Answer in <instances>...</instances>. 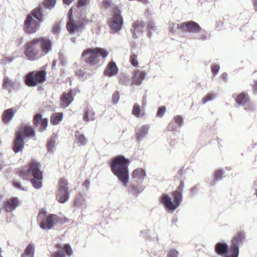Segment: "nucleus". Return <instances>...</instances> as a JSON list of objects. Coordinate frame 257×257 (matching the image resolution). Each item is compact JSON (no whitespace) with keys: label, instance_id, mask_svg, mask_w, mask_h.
I'll return each mask as SVG.
<instances>
[{"label":"nucleus","instance_id":"nucleus-1","mask_svg":"<svg viewBox=\"0 0 257 257\" xmlns=\"http://www.w3.org/2000/svg\"><path fill=\"white\" fill-rule=\"evenodd\" d=\"M18 174L24 180H30L35 189H39L41 188L43 174L38 163L32 162L29 165L23 167L19 169Z\"/></svg>","mask_w":257,"mask_h":257},{"label":"nucleus","instance_id":"nucleus-2","mask_svg":"<svg viewBox=\"0 0 257 257\" xmlns=\"http://www.w3.org/2000/svg\"><path fill=\"white\" fill-rule=\"evenodd\" d=\"M128 160L121 156L113 158L111 163L112 172L124 187L128 184Z\"/></svg>","mask_w":257,"mask_h":257},{"label":"nucleus","instance_id":"nucleus-3","mask_svg":"<svg viewBox=\"0 0 257 257\" xmlns=\"http://www.w3.org/2000/svg\"><path fill=\"white\" fill-rule=\"evenodd\" d=\"M184 184L181 182L178 187V190L172 192L173 201L172 197L168 194H163L160 198V202L164 205L166 210L169 212H173L180 205L182 201V192L183 191Z\"/></svg>","mask_w":257,"mask_h":257},{"label":"nucleus","instance_id":"nucleus-4","mask_svg":"<svg viewBox=\"0 0 257 257\" xmlns=\"http://www.w3.org/2000/svg\"><path fill=\"white\" fill-rule=\"evenodd\" d=\"M108 52L102 48H88L85 49L82 53V57L85 63L89 67H95L100 63L99 58L105 59L108 55Z\"/></svg>","mask_w":257,"mask_h":257},{"label":"nucleus","instance_id":"nucleus-5","mask_svg":"<svg viewBox=\"0 0 257 257\" xmlns=\"http://www.w3.org/2000/svg\"><path fill=\"white\" fill-rule=\"evenodd\" d=\"M35 138V132L31 126L25 125L17 132L13 143V151L16 154L21 152L24 148V139L26 137Z\"/></svg>","mask_w":257,"mask_h":257},{"label":"nucleus","instance_id":"nucleus-6","mask_svg":"<svg viewBox=\"0 0 257 257\" xmlns=\"http://www.w3.org/2000/svg\"><path fill=\"white\" fill-rule=\"evenodd\" d=\"M181 29L184 32L194 35V38L198 40L205 41L210 37V34L203 30L197 23L193 21L182 23Z\"/></svg>","mask_w":257,"mask_h":257},{"label":"nucleus","instance_id":"nucleus-7","mask_svg":"<svg viewBox=\"0 0 257 257\" xmlns=\"http://www.w3.org/2000/svg\"><path fill=\"white\" fill-rule=\"evenodd\" d=\"M25 47L24 54L28 60L34 61L42 57L37 38L27 42Z\"/></svg>","mask_w":257,"mask_h":257},{"label":"nucleus","instance_id":"nucleus-8","mask_svg":"<svg viewBox=\"0 0 257 257\" xmlns=\"http://www.w3.org/2000/svg\"><path fill=\"white\" fill-rule=\"evenodd\" d=\"M58 217L55 214L47 215L45 212L39 213L38 221L40 222V227L44 230L52 229L58 221Z\"/></svg>","mask_w":257,"mask_h":257},{"label":"nucleus","instance_id":"nucleus-9","mask_svg":"<svg viewBox=\"0 0 257 257\" xmlns=\"http://www.w3.org/2000/svg\"><path fill=\"white\" fill-rule=\"evenodd\" d=\"M46 79V73L44 71H34L26 76L25 83L29 86H36L43 83Z\"/></svg>","mask_w":257,"mask_h":257},{"label":"nucleus","instance_id":"nucleus-10","mask_svg":"<svg viewBox=\"0 0 257 257\" xmlns=\"http://www.w3.org/2000/svg\"><path fill=\"white\" fill-rule=\"evenodd\" d=\"M121 12L118 7H115L113 10L112 18L109 22V26L113 33L120 31L123 25V19Z\"/></svg>","mask_w":257,"mask_h":257},{"label":"nucleus","instance_id":"nucleus-11","mask_svg":"<svg viewBox=\"0 0 257 257\" xmlns=\"http://www.w3.org/2000/svg\"><path fill=\"white\" fill-rule=\"evenodd\" d=\"M245 237V233L240 231L237 232L232 240L230 247V254L226 257H238L239 254V245Z\"/></svg>","mask_w":257,"mask_h":257},{"label":"nucleus","instance_id":"nucleus-12","mask_svg":"<svg viewBox=\"0 0 257 257\" xmlns=\"http://www.w3.org/2000/svg\"><path fill=\"white\" fill-rule=\"evenodd\" d=\"M40 23L33 19L32 15H28L24 22V29L27 33L36 32L40 28Z\"/></svg>","mask_w":257,"mask_h":257},{"label":"nucleus","instance_id":"nucleus-13","mask_svg":"<svg viewBox=\"0 0 257 257\" xmlns=\"http://www.w3.org/2000/svg\"><path fill=\"white\" fill-rule=\"evenodd\" d=\"M37 39L40 46L41 56H45L52 50L53 43L48 38L39 37Z\"/></svg>","mask_w":257,"mask_h":257},{"label":"nucleus","instance_id":"nucleus-14","mask_svg":"<svg viewBox=\"0 0 257 257\" xmlns=\"http://www.w3.org/2000/svg\"><path fill=\"white\" fill-rule=\"evenodd\" d=\"M75 10L74 8L72 7L68 12L69 20L67 24V29L70 33H73L77 31H80L82 29L83 22L80 21L75 22L71 19L73 10Z\"/></svg>","mask_w":257,"mask_h":257},{"label":"nucleus","instance_id":"nucleus-15","mask_svg":"<svg viewBox=\"0 0 257 257\" xmlns=\"http://www.w3.org/2000/svg\"><path fill=\"white\" fill-rule=\"evenodd\" d=\"M146 28V24L143 21H136L133 23L131 29L134 39L139 38L144 32Z\"/></svg>","mask_w":257,"mask_h":257},{"label":"nucleus","instance_id":"nucleus-16","mask_svg":"<svg viewBox=\"0 0 257 257\" xmlns=\"http://www.w3.org/2000/svg\"><path fill=\"white\" fill-rule=\"evenodd\" d=\"M150 128L149 124H144L136 129V139L138 143L141 142L148 135Z\"/></svg>","mask_w":257,"mask_h":257},{"label":"nucleus","instance_id":"nucleus-17","mask_svg":"<svg viewBox=\"0 0 257 257\" xmlns=\"http://www.w3.org/2000/svg\"><path fill=\"white\" fill-rule=\"evenodd\" d=\"M20 86V82L16 80H11L8 77H5L3 79V88L9 92L19 89Z\"/></svg>","mask_w":257,"mask_h":257},{"label":"nucleus","instance_id":"nucleus-18","mask_svg":"<svg viewBox=\"0 0 257 257\" xmlns=\"http://www.w3.org/2000/svg\"><path fill=\"white\" fill-rule=\"evenodd\" d=\"M74 100L73 90H70L68 92H63L60 97V104L63 108L67 107Z\"/></svg>","mask_w":257,"mask_h":257},{"label":"nucleus","instance_id":"nucleus-19","mask_svg":"<svg viewBox=\"0 0 257 257\" xmlns=\"http://www.w3.org/2000/svg\"><path fill=\"white\" fill-rule=\"evenodd\" d=\"M34 123L36 126H39L38 130L40 132H43L47 126L48 119L43 118L41 114L37 113L34 116Z\"/></svg>","mask_w":257,"mask_h":257},{"label":"nucleus","instance_id":"nucleus-20","mask_svg":"<svg viewBox=\"0 0 257 257\" xmlns=\"http://www.w3.org/2000/svg\"><path fill=\"white\" fill-rule=\"evenodd\" d=\"M118 69L115 62L112 60L107 65L103 73L105 76L112 77L116 75L118 73Z\"/></svg>","mask_w":257,"mask_h":257},{"label":"nucleus","instance_id":"nucleus-21","mask_svg":"<svg viewBox=\"0 0 257 257\" xmlns=\"http://www.w3.org/2000/svg\"><path fill=\"white\" fill-rule=\"evenodd\" d=\"M215 249L218 254L224 255L225 257L230 254V248L227 243L224 242H218L215 245Z\"/></svg>","mask_w":257,"mask_h":257},{"label":"nucleus","instance_id":"nucleus-22","mask_svg":"<svg viewBox=\"0 0 257 257\" xmlns=\"http://www.w3.org/2000/svg\"><path fill=\"white\" fill-rule=\"evenodd\" d=\"M19 205V200L17 197H13L8 199L5 203L6 211L11 212Z\"/></svg>","mask_w":257,"mask_h":257},{"label":"nucleus","instance_id":"nucleus-23","mask_svg":"<svg viewBox=\"0 0 257 257\" xmlns=\"http://www.w3.org/2000/svg\"><path fill=\"white\" fill-rule=\"evenodd\" d=\"M146 76V73L145 71H140L139 70H135L132 79V84L141 85Z\"/></svg>","mask_w":257,"mask_h":257},{"label":"nucleus","instance_id":"nucleus-24","mask_svg":"<svg viewBox=\"0 0 257 257\" xmlns=\"http://www.w3.org/2000/svg\"><path fill=\"white\" fill-rule=\"evenodd\" d=\"M146 177L145 170L142 168H138L135 170L132 174V177L135 181L138 183L142 182Z\"/></svg>","mask_w":257,"mask_h":257},{"label":"nucleus","instance_id":"nucleus-25","mask_svg":"<svg viewBox=\"0 0 257 257\" xmlns=\"http://www.w3.org/2000/svg\"><path fill=\"white\" fill-rule=\"evenodd\" d=\"M16 111L13 108L7 109L3 113V121L5 124H8L13 119Z\"/></svg>","mask_w":257,"mask_h":257},{"label":"nucleus","instance_id":"nucleus-26","mask_svg":"<svg viewBox=\"0 0 257 257\" xmlns=\"http://www.w3.org/2000/svg\"><path fill=\"white\" fill-rule=\"evenodd\" d=\"M43 12V7L41 6H39L33 10L31 13L29 15H32V16L36 18L39 23H42L44 20Z\"/></svg>","mask_w":257,"mask_h":257},{"label":"nucleus","instance_id":"nucleus-27","mask_svg":"<svg viewBox=\"0 0 257 257\" xmlns=\"http://www.w3.org/2000/svg\"><path fill=\"white\" fill-rule=\"evenodd\" d=\"M70 197L69 191L58 190L56 194L57 200L61 203H64L68 200Z\"/></svg>","mask_w":257,"mask_h":257},{"label":"nucleus","instance_id":"nucleus-28","mask_svg":"<svg viewBox=\"0 0 257 257\" xmlns=\"http://www.w3.org/2000/svg\"><path fill=\"white\" fill-rule=\"evenodd\" d=\"M95 113L91 107H87L84 110L83 120L85 121H92L94 119Z\"/></svg>","mask_w":257,"mask_h":257},{"label":"nucleus","instance_id":"nucleus-29","mask_svg":"<svg viewBox=\"0 0 257 257\" xmlns=\"http://www.w3.org/2000/svg\"><path fill=\"white\" fill-rule=\"evenodd\" d=\"M235 101L238 106H244L249 101L248 95L244 93H241L237 96Z\"/></svg>","mask_w":257,"mask_h":257},{"label":"nucleus","instance_id":"nucleus-30","mask_svg":"<svg viewBox=\"0 0 257 257\" xmlns=\"http://www.w3.org/2000/svg\"><path fill=\"white\" fill-rule=\"evenodd\" d=\"M75 140L76 143L79 146H85L87 143V139L82 134L77 131L75 134Z\"/></svg>","mask_w":257,"mask_h":257},{"label":"nucleus","instance_id":"nucleus-31","mask_svg":"<svg viewBox=\"0 0 257 257\" xmlns=\"http://www.w3.org/2000/svg\"><path fill=\"white\" fill-rule=\"evenodd\" d=\"M74 205L78 207L85 208L86 206V200L81 194H80L76 198Z\"/></svg>","mask_w":257,"mask_h":257},{"label":"nucleus","instance_id":"nucleus-32","mask_svg":"<svg viewBox=\"0 0 257 257\" xmlns=\"http://www.w3.org/2000/svg\"><path fill=\"white\" fill-rule=\"evenodd\" d=\"M35 252V246L33 243H29L27 246L24 253L22 254L21 257H25V255H31L33 257Z\"/></svg>","mask_w":257,"mask_h":257},{"label":"nucleus","instance_id":"nucleus-33","mask_svg":"<svg viewBox=\"0 0 257 257\" xmlns=\"http://www.w3.org/2000/svg\"><path fill=\"white\" fill-rule=\"evenodd\" d=\"M132 114L138 118L143 116L144 115L143 109L139 104H135L132 110Z\"/></svg>","mask_w":257,"mask_h":257},{"label":"nucleus","instance_id":"nucleus-34","mask_svg":"<svg viewBox=\"0 0 257 257\" xmlns=\"http://www.w3.org/2000/svg\"><path fill=\"white\" fill-rule=\"evenodd\" d=\"M63 118V114L62 113H56L52 115L51 117V123L53 125L58 124Z\"/></svg>","mask_w":257,"mask_h":257},{"label":"nucleus","instance_id":"nucleus-35","mask_svg":"<svg viewBox=\"0 0 257 257\" xmlns=\"http://www.w3.org/2000/svg\"><path fill=\"white\" fill-rule=\"evenodd\" d=\"M61 191H68V183L64 178H61L59 182V189Z\"/></svg>","mask_w":257,"mask_h":257},{"label":"nucleus","instance_id":"nucleus-36","mask_svg":"<svg viewBox=\"0 0 257 257\" xmlns=\"http://www.w3.org/2000/svg\"><path fill=\"white\" fill-rule=\"evenodd\" d=\"M55 137L54 136H52V138L48 141L47 147L48 152H53L55 147Z\"/></svg>","mask_w":257,"mask_h":257},{"label":"nucleus","instance_id":"nucleus-37","mask_svg":"<svg viewBox=\"0 0 257 257\" xmlns=\"http://www.w3.org/2000/svg\"><path fill=\"white\" fill-rule=\"evenodd\" d=\"M145 187L142 185H134L132 187L131 191L135 195H138L143 191Z\"/></svg>","mask_w":257,"mask_h":257},{"label":"nucleus","instance_id":"nucleus-38","mask_svg":"<svg viewBox=\"0 0 257 257\" xmlns=\"http://www.w3.org/2000/svg\"><path fill=\"white\" fill-rule=\"evenodd\" d=\"M90 0H79L76 8L82 11L89 4Z\"/></svg>","mask_w":257,"mask_h":257},{"label":"nucleus","instance_id":"nucleus-39","mask_svg":"<svg viewBox=\"0 0 257 257\" xmlns=\"http://www.w3.org/2000/svg\"><path fill=\"white\" fill-rule=\"evenodd\" d=\"M56 4V0H45L43 3L44 7L48 9L53 8Z\"/></svg>","mask_w":257,"mask_h":257},{"label":"nucleus","instance_id":"nucleus-40","mask_svg":"<svg viewBox=\"0 0 257 257\" xmlns=\"http://www.w3.org/2000/svg\"><path fill=\"white\" fill-rule=\"evenodd\" d=\"M224 173L222 169H218L216 170L214 174V182L220 181L222 177V176Z\"/></svg>","mask_w":257,"mask_h":257},{"label":"nucleus","instance_id":"nucleus-41","mask_svg":"<svg viewBox=\"0 0 257 257\" xmlns=\"http://www.w3.org/2000/svg\"><path fill=\"white\" fill-rule=\"evenodd\" d=\"M130 61L131 64L135 67H138L139 65V63L138 61V56L137 55L133 53L130 56Z\"/></svg>","mask_w":257,"mask_h":257},{"label":"nucleus","instance_id":"nucleus-42","mask_svg":"<svg viewBox=\"0 0 257 257\" xmlns=\"http://www.w3.org/2000/svg\"><path fill=\"white\" fill-rule=\"evenodd\" d=\"M169 28L171 32L172 33H176L178 30H182L181 25H179L178 24L176 23L171 24Z\"/></svg>","mask_w":257,"mask_h":257},{"label":"nucleus","instance_id":"nucleus-43","mask_svg":"<svg viewBox=\"0 0 257 257\" xmlns=\"http://www.w3.org/2000/svg\"><path fill=\"white\" fill-rule=\"evenodd\" d=\"M174 121L175 122L176 124H177L178 126L179 127L182 126L183 124V118L181 115H176L174 117Z\"/></svg>","mask_w":257,"mask_h":257},{"label":"nucleus","instance_id":"nucleus-44","mask_svg":"<svg viewBox=\"0 0 257 257\" xmlns=\"http://www.w3.org/2000/svg\"><path fill=\"white\" fill-rule=\"evenodd\" d=\"M215 97V94L212 93L208 94L203 98L202 102L203 104H205L207 102L213 100Z\"/></svg>","mask_w":257,"mask_h":257},{"label":"nucleus","instance_id":"nucleus-45","mask_svg":"<svg viewBox=\"0 0 257 257\" xmlns=\"http://www.w3.org/2000/svg\"><path fill=\"white\" fill-rule=\"evenodd\" d=\"M179 252L175 248H171L167 252V257H178Z\"/></svg>","mask_w":257,"mask_h":257},{"label":"nucleus","instance_id":"nucleus-46","mask_svg":"<svg viewBox=\"0 0 257 257\" xmlns=\"http://www.w3.org/2000/svg\"><path fill=\"white\" fill-rule=\"evenodd\" d=\"M244 109L247 111L254 110L255 109V106L254 104L248 101L245 105H244Z\"/></svg>","mask_w":257,"mask_h":257},{"label":"nucleus","instance_id":"nucleus-47","mask_svg":"<svg viewBox=\"0 0 257 257\" xmlns=\"http://www.w3.org/2000/svg\"><path fill=\"white\" fill-rule=\"evenodd\" d=\"M148 29H149V37H151V34L155 31L156 30V26L154 24V23L151 21L148 24Z\"/></svg>","mask_w":257,"mask_h":257},{"label":"nucleus","instance_id":"nucleus-48","mask_svg":"<svg viewBox=\"0 0 257 257\" xmlns=\"http://www.w3.org/2000/svg\"><path fill=\"white\" fill-rule=\"evenodd\" d=\"M166 109L165 106H162L160 107L157 112L156 115L157 116L159 117H162L165 112H166Z\"/></svg>","mask_w":257,"mask_h":257},{"label":"nucleus","instance_id":"nucleus-49","mask_svg":"<svg viewBox=\"0 0 257 257\" xmlns=\"http://www.w3.org/2000/svg\"><path fill=\"white\" fill-rule=\"evenodd\" d=\"M211 71L213 73L214 76H215L218 72L220 66L218 64H213L211 67Z\"/></svg>","mask_w":257,"mask_h":257},{"label":"nucleus","instance_id":"nucleus-50","mask_svg":"<svg viewBox=\"0 0 257 257\" xmlns=\"http://www.w3.org/2000/svg\"><path fill=\"white\" fill-rule=\"evenodd\" d=\"M112 101L114 104H116L119 100V95L118 91H114L112 95Z\"/></svg>","mask_w":257,"mask_h":257},{"label":"nucleus","instance_id":"nucleus-51","mask_svg":"<svg viewBox=\"0 0 257 257\" xmlns=\"http://www.w3.org/2000/svg\"><path fill=\"white\" fill-rule=\"evenodd\" d=\"M140 236L144 238L147 239L150 236V231L149 229H146L140 232Z\"/></svg>","mask_w":257,"mask_h":257},{"label":"nucleus","instance_id":"nucleus-52","mask_svg":"<svg viewBox=\"0 0 257 257\" xmlns=\"http://www.w3.org/2000/svg\"><path fill=\"white\" fill-rule=\"evenodd\" d=\"M14 60V57H6L2 60V64H7V63L12 62Z\"/></svg>","mask_w":257,"mask_h":257},{"label":"nucleus","instance_id":"nucleus-53","mask_svg":"<svg viewBox=\"0 0 257 257\" xmlns=\"http://www.w3.org/2000/svg\"><path fill=\"white\" fill-rule=\"evenodd\" d=\"M64 249L66 251L67 254L69 256L72 255V254L73 253V251L72 250V248L69 244H65L64 245Z\"/></svg>","mask_w":257,"mask_h":257},{"label":"nucleus","instance_id":"nucleus-54","mask_svg":"<svg viewBox=\"0 0 257 257\" xmlns=\"http://www.w3.org/2000/svg\"><path fill=\"white\" fill-rule=\"evenodd\" d=\"M178 127H179L178 126L177 124H176L173 119L169 123L168 125L169 130H174Z\"/></svg>","mask_w":257,"mask_h":257},{"label":"nucleus","instance_id":"nucleus-55","mask_svg":"<svg viewBox=\"0 0 257 257\" xmlns=\"http://www.w3.org/2000/svg\"><path fill=\"white\" fill-rule=\"evenodd\" d=\"M14 185L16 188L17 189L23 190V191H27V188L25 187H22L20 182H18L15 181L14 183Z\"/></svg>","mask_w":257,"mask_h":257},{"label":"nucleus","instance_id":"nucleus-56","mask_svg":"<svg viewBox=\"0 0 257 257\" xmlns=\"http://www.w3.org/2000/svg\"><path fill=\"white\" fill-rule=\"evenodd\" d=\"M103 5L105 9H107L112 7L113 4L111 2V0H104Z\"/></svg>","mask_w":257,"mask_h":257},{"label":"nucleus","instance_id":"nucleus-57","mask_svg":"<svg viewBox=\"0 0 257 257\" xmlns=\"http://www.w3.org/2000/svg\"><path fill=\"white\" fill-rule=\"evenodd\" d=\"M51 257H65L64 253L61 250H58L55 254Z\"/></svg>","mask_w":257,"mask_h":257},{"label":"nucleus","instance_id":"nucleus-58","mask_svg":"<svg viewBox=\"0 0 257 257\" xmlns=\"http://www.w3.org/2000/svg\"><path fill=\"white\" fill-rule=\"evenodd\" d=\"M75 74L79 78H83L84 76L85 73L83 70L78 69L76 71Z\"/></svg>","mask_w":257,"mask_h":257},{"label":"nucleus","instance_id":"nucleus-59","mask_svg":"<svg viewBox=\"0 0 257 257\" xmlns=\"http://www.w3.org/2000/svg\"><path fill=\"white\" fill-rule=\"evenodd\" d=\"M53 33L54 34H58L60 32V27L59 24H56L53 27Z\"/></svg>","mask_w":257,"mask_h":257},{"label":"nucleus","instance_id":"nucleus-60","mask_svg":"<svg viewBox=\"0 0 257 257\" xmlns=\"http://www.w3.org/2000/svg\"><path fill=\"white\" fill-rule=\"evenodd\" d=\"M90 181L88 180H86L83 183V185L86 188V189L88 190L90 188Z\"/></svg>","mask_w":257,"mask_h":257},{"label":"nucleus","instance_id":"nucleus-61","mask_svg":"<svg viewBox=\"0 0 257 257\" xmlns=\"http://www.w3.org/2000/svg\"><path fill=\"white\" fill-rule=\"evenodd\" d=\"M223 23L221 21H217L216 23V29H220L222 27Z\"/></svg>","mask_w":257,"mask_h":257},{"label":"nucleus","instance_id":"nucleus-62","mask_svg":"<svg viewBox=\"0 0 257 257\" xmlns=\"http://www.w3.org/2000/svg\"><path fill=\"white\" fill-rule=\"evenodd\" d=\"M252 89L254 94L257 93V80L254 81L252 85Z\"/></svg>","mask_w":257,"mask_h":257},{"label":"nucleus","instance_id":"nucleus-63","mask_svg":"<svg viewBox=\"0 0 257 257\" xmlns=\"http://www.w3.org/2000/svg\"><path fill=\"white\" fill-rule=\"evenodd\" d=\"M198 189L197 187H194L192 188L191 189V193L192 195H194L196 194V193L198 191Z\"/></svg>","mask_w":257,"mask_h":257},{"label":"nucleus","instance_id":"nucleus-64","mask_svg":"<svg viewBox=\"0 0 257 257\" xmlns=\"http://www.w3.org/2000/svg\"><path fill=\"white\" fill-rule=\"evenodd\" d=\"M221 78L223 80H226L227 79V74L226 73H223L221 75Z\"/></svg>","mask_w":257,"mask_h":257}]
</instances>
